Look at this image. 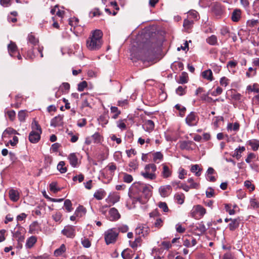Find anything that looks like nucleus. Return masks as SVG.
I'll return each instance as SVG.
<instances>
[{"instance_id":"nucleus-7","label":"nucleus","mask_w":259,"mask_h":259,"mask_svg":"<svg viewBox=\"0 0 259 259\" xmlns=\"http://www.w3.org/2000/svg\"><path fill=\"white\" fill-rule=\"evenodd\" d=\"M118 233L112 229L107 231L105 234V240L107 244L114 243L117 237Z\"/></svg>"},{"instance_id":"nucleus-15","label":"nucleus","mask_w":259,"mask_h":259,"mask_svg":"<svg viewBox=\"0 0 259 259\" xmlns=\"http://www.w3.org/2000/svg\"><path fill=\"white\" fill-rule=\"evenodd\" d=\"M195 144L191 141H184L180 143V147L182 150H191L193 148L192 145H195Z\"/></svg>"},{"instance_id":"nucleus-42","label":"nucleus","mask_w":259,"mask_h":259,"mask_svg":"<svg viewBox=\"0 0 259 259\" xmlns=\"http://www.w3.org/2000/svg\"><path fill=\"white\" fill-rule=\"evenodd\" d=\"M65 162L61 161L59 162L57 165L58 170L62 174L67 171V167L65 166Z\"/></svg>"},{"instance_id":"nucleus-32","label":"nucleus","mask_w":259,"mask_h":259,"mask_svg":"<svg viewBox=\"0 0 259 259\" xmlns=\"http://www.w3.org/2000/svg\"><path fill=\"white\" fill-rule=\"evenodd\" d=\"M190 170L192 172L195 173L196 176L199 177L201 175L202 168L199 167V165L195 164L191 166Z\"/></svg>"},{"instance_id":"nucleus-24","label":"nucleus","mask_w":259,"mask_h":259,"mask_svg":"<svg viewBox=\"0 0 259 259\" xmlns=\"http://www.w3.org/2000/svg\"><path fill=\"white\" fill-rule=\"evenodd\" d=\"M9 197L12 201L16 202L19 199V194L17 190L11 189L9 191Z\"/></svg>"},{"instance_id":"nucleus-9","label":"nucleus","mask_w":259,"mask_h":259,"mask_svg":"<svg viewBox=\"0 0 259 259\" xmlns=\"http://www.w3.org/2000/svg\"><path fill=\"white\" fill-rule=\"evenodd\" d=\"M186 122L189 126L196 125L198 120V117L196 115V113L191 112L186 118Z\"/></svg>"},{"instance_id":"nucleus-36","label":"nucleus","mask_w":259,"mask_h":259,"mask_svg":"<svg viewBox=\"0 0 259 259\" xmlns=\"http://www.w3.org/2000/svg\"><path fill=\"white\" fill-rule=\"evenodd\" d=\"M188 81V76L187 73L185 72H182L181 75L180 76L179 83L184 84L187 83Z\"/></svg>"},{"instance_id":"nucleus-21","label":"nucleus","mask_w":259,"mask_h":259,"mask_svg":"<svg viewBox=\"0 0 259 259\" xmlns=\"http://www.w3.org/2000/svg\"><path fill=\"white\" fill-rule=\"evenodd\" d=\"M106 193L103 189L97 190L94 194V197L97 200L103 199L106 196Z\"/></svg>"},{"instance_id":"nucleus-2","label":"nucleus","mask_w":259,"mask_h":259,"mask_svg":"<svg viewBox=\"0 0 259 259\" xmlns=\"http://www.w3.org/2000/svg\"><path fill=\"white\" fill-rule=\"evenodd\" d=\"M103 33L99 29L92 32L89 37L87 40V48L90 51H97L99 50L103 44Z\"/></svg>"},{"instance_id":"nucleus-3","label":"nucleus","mask_w":259,"mask_h":259,"mask_svg":"<svg viewBox=\"0 0 259 259\" xmlns=\"http://www.w3.org/2000/svg\"><path fill=\"white\" fill-rule=\"evenodd\" d=\"M32 131L29 135V140L32 143H37L40 139L41 128L38 123L34 120L31 124Z\"/></svg>"},{"instance_id":"nucleus-44","label":"nucleus","mask_w":259,"mask_h":259,"mask_svg":"<svg viewBox=\"0 0 259 259\" xmlns=\"http://www.w3.org/2000/svg\"><path fill=\"white\" fill-rule=\"evenodd\" d=\"M175 108L177 110L180 111V115L181 117H183L186 111V108L184 106L179 104L176 105Z\"/></svg>"},{"instance_id":"nucleus-28","label":"nucleus","mask_w":259,"mask_h":259,"mask_svg":"<svg viewBox=\"0 0 259 259\" xmlns=\"http://www.w3.org/2000/svg\"><path fill=\"white\" fill-rule=\"evenodd\" d=\"M245 150V148L244 146H239L238 148H236L233 157H236L237 159H239L241 156V153Z\"/></svg>"},{"instance_id":"nucleus-25","label":"nucleus","mask_w":259,"mask_h":259,"mask_svg":"<svg viewBox=\"0 0 259 259\" xmlns=\"http://www.w3.org/2000/svg\"><path fill=\"white\" fill-rule=\"evenodd\" d=\"M201 74L202 76L204 79H206L209 81H212L213 80L212 72L210 69H207L203 71Z\"/></svg>"},{"instance_id":"nucleus-14","label":"nucleus","mask_w":259,"mask_h":259,"mask_svg":"<svg viewBox=\"0 0 259 259\" xmlns=\"http://www.w3.org/2000/svg\"><path fill=\"white\" fill-rule=\"evenodd\" d=\"M154 123L151 120H146L142 125L144 130L149 133L154 130Z\"/></svg>"},{"instance_id":"nucleus-33","label":"nucleus","mask_w":259,"mask_h":259,"mask_svg":"<svg viewBox=\"0 0 259 259\" xmlns=\"http://www.w3.org/2000/svg\"><path fill=\"white\" fill-rule=\"evenodd\" d=\"M28 42L35 46L38 43V39L36 38L31 33L29 34L27 37Z\"/></svg>"},{"instance_id":"nucleus-50","label":"nucleus","mask_w":259,"mask_h":259,"mask_svg":"<svg viewBox=\"0 0 259 259\" xmlns=\"http://www.w3.org/2000/svg\"><path fill=\"white\" fill-rule=\"evenodd\" d=\"M224 118L223 116H215L213 118V126L217 128L219 127V122L220 121H223Z\"/></svg>"},{"instance_id":"nucleus-64","label":"nucleus","mask_w":259,"mask_h":259,"mask_svg":"<svg viewBox=\"0 0 259 259\" xmlns=\"http://www.w3.org/2000/svg\"><path fill=\"white\" fill-rule=\"evenodd\" d=\"M206 196L207 198H211L214 196V190L209 187L206 191Z\"/></svg>"},{"instance_id":"nucleus-10","label":"nucleus","mask_w":259,"mask_h":259,"mask_svg":"<svg viewBox=\"0 0 259 259\" xmlns=\"http://www.w3.org/2000/svg\"><path fill=\"white\" fill-rule=\"evenodd\" d=\"M149 231V228L146 225H141L136 229V233L143 237L147 236Z\"/></svg>"},{"instance_id":"nucleus-47","label":"nucleus","mask_w":259,"mask_h":259,"mask_svg":"<svg viewBox=\"0 0 259 259\" xmlns=\"http://www.w3.org/2000/svg\"><path fill=\"white\" fill-rule=\"evenodd\" d=\"M196 229L199 230L201 233H204L207 230V228H206L202 222H201L196 226Z\"/></svg>"},{"instance_id":"nucleus-57","label":"nucleus","mask_w":259,"mask_h":259,"mask_svg":"<svg viewBox=\"0 0 259 259\" xmlns=\"http://www.w3.org/2000/svg\"><path fill=\"white\" fill-rule=\"evenodd\" d=\"M188 182L190 184V187L191 189H198L199 184L194 182L193 179L189 178L188 179Z\"/></svg>"},{"instance_id":"nucleus-62","label":"nucleus","mask_w":259,"mask_h":259,"mask_svg":"<svg viewBox=\"0 0 259 259\" xmlns=\"http://www.w3.org/2000/svg\"><path fill=\"white\" fill-rule=\"evenodd\" d=\"M141 241V239L140 237L136 238L135 241L130 243L131 247H132L133 248H136L138 246V245L140 244Z\"/></svg>"},{"instance_id":"nucleus-8","label":"nucleus","mask_w":259,"mask_h":259,"mask_svg":"<svg viewBox=\"0 0 259 259\" xmlns=\"http://www.w3.org/2000/svg\"><path fill=\"white\" fill-rule=\"evenodd\" d=\"M61 232L67 237L73 238L75 236V227L71 225L66 226Z\"/></svg>"},{"instance_id":"nucleus-34","label":"nucleus","mask_w":259,"mask_h":259,"mask_svg":"<svg viewBox=\"0 0 259 259\" xmlns=\"http://www.w3.org/2000/svg\"><path fill=\"white\" fill-rule=\"evenodd\" d=\"M66 251V247L64 244H62L60 247L56 249L54 251V255L56 256H59L61 255Z\"/></svg>"},{"instance_id":"nucleus-58","label":"nucleus","mask_w":259,"mask_h":259,"mask_svg":"<svg viewBox=\"0 0 259 259\" xmlns=\"http://www.w3.org/2000/svg\"><path fill=\"white\" fill-rule=\"evenodd\" d=\"M81 244L84 247L89 248L91 245V243L89 239L83 238L81 239Z\"/></svg>"},{"instance_id":"nucleus-23","label":"nucleus","mask_w":259,"mask_h":259,"mask_svg":"<svg viewBox=\"0 0 259 259\" xmlns=\"http://www.w3.org/2000/svg\"><path fill=\"white\" fill-rule=\"evenodd\" d=\"M119 200V196L116 194L109 195L106 201L107 203L114 204Z\"/></svg>"},{"instance_id":"nucleus-49","label":"nucleus","mask_w":259,"mask_h":259,"mask_svg":"<svg viewBox=\"0 0 259 259\" xmlns=\"http://www.w3.org/2000/svg\"><path fill=\"white\" fill-rule=\"evenodd\" d=\"M67 133L69 136L71 137L70 141L72 143H75L77 141L78 139V134L73 135L72 131H68L67 130Z\"/></svg>"},{"instance_id":"nucleus-6","label":"nucleus","mask_w":259,"mask_h":259,"mask_svg":"<svg viewBox=\"0 0 259 259\" xmlns=\"http://www.w3.org/2000/svg\"><path fill=\"white\" fill-rule=\"evenodd\" d=\"M154 52V50L152 48H149L147 49L143 48L140 52L141 56H139V59L143 61H148L153 55Z\"/></svg>"},{"instance_id":"nucleus-35","label":"nucleus","mask_w":259,"mask_h":259,"mask_svg":"<svg viewBox=\"0 0 259 259\" xmlns=\"http://www.w3.org/2000/svg\"><path fill=\"white\" fill-rule=\"evenodd\" d=\"M185 195L183 193H177L175 195V199L179 204H182L184 202Z\"/></svg>"},{"instance_id":"nucleus-5","label":"nucleus","mask_w":259,"mask_h":259,"mask_svg":"<svg viewBox=\"0 0 259 259\" xmlns=\"http://www.w3.org/2000/svg\"><path fill=\"white\" fill-rule=\"evenodd\" d=\"M206 213V209L200 205L193 206L190 213V216L195 219L198 220L203 217Z\"/></svg>"},{"instance_id":"nucleus-55","label":"nucleus","mask_w":259,"mask_h":259,"mask_svg":"<svg viewBox=\"0 0 259 259\" xmlns=\"http://www.w3.org/2000/svg\"><path fill=\"white\" fill-rule=\"evenodd\" d=\"M188 16L189 17V19H193L197 20L198 13L195 10H190L188 12Z\"/></svg>"},{"instance_id":"nucleus-61","label":"nucleus","mask_w":259,"mask_h":259,"mask_svg":"<svg viewBox=\"0 0 259 259\" xmlns=\"http://www.w3.org/2000/svg\"><path fill=\"white\" fill-rule=\"evenodd\" d=\"M87 87V82L85 81H83L78 84L77 90L79 92H82L84 89Z\"/></svg>"},{"instance_id":"nucleus-54","label":"nucleus","mask_w":259,"mask_h":259,"mask_svg":"<svg viewBox=\"0 0 259 259\" xmlns=\"http://www.w3.org/2000/svg\"><path fill=\"white\" fill-rule=\"evenodd\" d=\"M123 180L125 183H130L133 181V178L132 175H129L127 173H124Z\"/></svg>"},{"instance_id":"nucleus-29","label":"nucleus","mask_w":259,"mask_h":259,"mask_svg":"<svg viewBox=\"0 0 259 259\" xmlns=\"http://www.w3.org/2000/svg\"><path fill=\"white\" fill-rule=\"evenodd\" d=\"M207 44L211 46L218 45V38L215 35H211L206 39Z\"/></svg>"},{"instance_id":"nucleus-60","label":"nucleus","mask_w":259,"mask_h":259,"mask_svg":"<svg viewBox=\"0 0 259 259\" xmlns=\"http://www.w3.org/2000/svg\"><path fill=\"white\" fill-rule=\"evenodd\" d=\"M4 134H8V135H19L18 133L14 129L11 127H8L6 128L4 132Z\"/></svg>"},{"instance_id":"nucleus-26","label":"nucleus","mask_w":259,"mask_h":259,"mask_svg":"<svg viewBox=\"0 0 259 259\" xmlns=\"http://www.w3.org/2000/svg\"><path fill=\"white\" fill-rule=\"evenodd\" d=\"M37 238L35 236H32L28 238L26 241V247L31 248L34 244L36 242Z\"/></svg>"},{"instance_id":"nucleus-37","label":"nucleus","mask_w":259,"mask_h":259,"mask_svg":"<svg viewBox=\"0 0 259 259\" xmlns=\"http://www.w3.org/2000/svg\"><path fill=\"white\" fill-rule=\"evenodd\" d=\"M111 112L113 113V115L112 116V118L115 119H117L118 116L120 114L121 111L118 110L117 107L111 106L110 108Z\"/></svg>"},{"instance_id":"nucleus-48","label":"nucleus","mask_w":259,"mask_h":259,"mask_svg":"<svg viewBox=\"0 0 259 259\" xmlns=\"http://www.w3.org/2000/svg\"><path fill=\"white\" fill-rule=\"evenodd\" d=\"M62 214L60 212H56L55 213L52 215L53 219L56 222H59L60 223L62 221Z\"/></svg>"},{"instance_id":"nucleus-22","label":"nucleus","mask_w":259,"mask_h":259,"mask_svg":"<svg viewBox=\"0 0 259 259\" xmlns=\"http://www.w3.org/2000/svg\"><path fill=\"white\" fill-rule=\"evenodd\" d=\"M162 171L161 175L164 178H167L171 175L172 171L166 164L162 165Z\"/></svg>"},{"instance_id":"nucleus-11","label":"nucleus","mask_w":259,"mask_h":259,"mask_svg":"<svg viewBox=\"0 0 259 259\" xmlns=\"http://www.w3.org/2000/svg\"><path fill=\"white\" fill-rule=\"evenodd\" d=\"M120 214H119L118 210L114 208H111L109 211L108 219L111 221H116L119 219Z\"/></svg>"},{"instance_id":"nucleus-45","label":"nucleus","mask_w":259,"mask_h":259,"mask_svg":"<svg viewBox=\"0 0 259 259\" xmlns=\"http://www.w3.org/2000/svg\"><path fill=\"white\" fill-rule=\"evenodd\" d=\"M186 89L187 87H182V86H179L178 88L176 89V92L177 94H178L179 96H183L186 94Z\"/></svg>"},{"instance_id":"nucleus-12","label":"nucleus","mask_w":259,"mask_h":259,"mask_svg":"<svg viewBox=\"0 0 259 259\" xmlns=\"http://www.w3.org/2000/svg\"><path fill=\"white\" fill-rule=\"evenodd\" d=\"M171 191V186L165 185L161 186L159 189V192L162 197H167Z\"/></svg>"},{"instance_id":"nucleus-30","label":"nucleus","mask_w":259,"mask_h":259,"mask_svg":"<svg viewBox=\"0 0 259 259\" xmlns=\"http://www.w3.org/2000/svg\"><path fill=\"white\" fill-rule=\"evenodd\" d=\"M248 144L251 147L252 150L256 151L259 148V141L253 139L249 140L247 142Z\"/></svg>"},{"instance_id":"nucleus-41","label":"nucleus","mask_w":259,"mask_h":259,"mask_svg":"<svg viewBox=\"0 0 259 259\" xmlns=\"http://www.w3.org/2000/svg\"><path fill=\"white\" fill-rule=\"evenodd\" d=\"M91 138L95 143H100L102 140V137L99 133H95L92 136Z\"/></svg>"},{"instance_id":"nucleus-27","label":"nucleus","mask_w":259,"mask_h":259,"mask_svg":"<svg viewBox=\"0 0 259 259\" xmlns=\"http://www.w3.org/2000/svg\"><path fill=\"white\" fill-rule=\"evenodd\" d=\"M240 127V124L238 122L229 123L227 126L228 131H233L234 132H237L239 131Z\"/></svg>"},{"instance_id":"nucleus-38","label":"nucleus","mask_w":259,"mask_h":259,"mask_svg":"<svg viewBox=\"0 0 259 259\" xmlns=\"http://www.w3.org/2000/svg\"><path fill=\"white\" fill-rule=\"evenodd\" d=\"M85 213V208L83 206H79L75 211L74 214L78 217H81Z\"/></svg>"},{"instance_id":"nucleus-52","label":"nucleus","mask_w":259,"mask_h":259,"mask_svg":"<svg viewBox=\"0 0 259 259\" xmlns=\"http://www.w3.org/2000/svg\"><path fill=\"white\" fill-rule=\"evenodd\" d=\"M128 166L131 170H135L138 167V163L136 160H133L129 163Z\"/></svg>"},{"instance_id":"nucleus-59","label":"nucleus","mask_w":259,"mask_h":259,"mask_svg":"<svg viewBox=\"0 0 259 259\" xmlns=\"http://www.w3.org/2000/svg\"><path fill=\"white\" fill-rule=\"evenodd\" d=\"M50 190L54 193H57L60 190V189L57 188L56 183L52 182L50 184Z\"/></svg>"},{"instance_id":"nucleus-40","label":"nucleus","mask_w":259,"mask_h":259,"mask_svg":"<svg viewBox=\"0 0 259 259\" xmlns=\"http://www.w3.org/2000/svg\"><path fill=\"white\" fill-rule=\"evenodd\" d=\"M108 118L109 117L106 115H102L98 118V121L99 123L101 124L102 126H104L108 123Z\"/></svg>"},{"instance_id":"nucleus-39","label":"nucleus","mask_w":259,"mask_h":259,"mask_svg":"<svg viewBox=\"0 0 259 259\" xmlns=\"http://www.w3.org/2000/svg\"><path fill=\"white\" fill-rule=\"evenodd\" d=\"M163 159V155L160 152H157L153 154V161L158 163Z\"/></svg>"},{"instance_id":"nucleus-56","label":"nucleus","mask_w":259,"mask_h":259,"mask_svg":"<svg viewBox=\"0 0 259 259\" xmlns=\"http://www.w3.org/2000/svg\"><path fill=\"white\" fill-rule=\"evenodd\" d=\"M5 114H7L10 120L13 121L15 119L16 113L14 110L5 111Z\"/></svg>"},{"instance_id":"nucleus-63","label":"nucleus","mask_w":259,"mask_h":259,"mask_svg":"<svg viewBox=\"0 0 259 259\" xmlns=\"http://www.w3.org/2000/svg\"><path fill=\"white\" fill-rule=\"evenodd\" d=\"M159 207L162 209L164 212H167L168 211V208L165 202H160L158 204Z\"/></svg>"},{"instance_id":"nucleus-46","label":"nucleus","mask_w":259,"mask_h":259,"mask_svg":"<svg viewBox=\"0 0 259 259\" xmlns=\"http://www.w3.org/2000/svg\"><path fill=\"white\" fill-rule=\"evenodd\" d=\"M72 205V203L69 199H66L65 200L64 203V206L68 212H70L73 210Z\"/></svg>"},{"instance_id":"nucleus-19","label":"nucleus","mask_w":259,"mask_h":259,"mask_svg":"<svg viewBox=\"0 0 259 259\" xmlns=\"http://www.w3.org/2000/svg\"><path fill=\"white\" fill-rule=\"evenodd\" d=\"M241 15V11L238 9H235L232 12L231 19L234 22H238Z\"/></svg>"},{"instance_id":"nucleus-17","label":"nucleus","mask_w":259,"mask_h":259,"mask_svg":"<svg viewBox=\"0 0 259 259\" xmlns=\"http://www.w3.org/2000/svg\"><path fill=\"white\" fill-rule=\"evenodd\" d=\"M8 50L10 56L13 57H15V54L18 52L17 47L15 43L13 41H11L10 44L8 45Z\"/></svg>"},{"instance_id":"nucleus-20","label":"nucleus","mask_w":259,"mask_h":259,"mask_svg":"<svg viewBox=\"0 0 259 259\" xmlns=\"http://www.w3.org/2000/svg\"><path fill=\"white\" fill-rule=\"evenodd\" d=\"M230 221L231 223L228 225V227L230 230L234 231L239 227L240 224V220L239 219H230Z\"/></svg>"},{"instance_id":"nucleus-53","label":"nucleus","mask_w":259,"mask_h":259,"mask_svg":"<svg viewBox=\"0 0 259 259\" xmlns=\"http://www.w3.org/2000/svg\"><path fill=\"white\" fill-rule=\"evenodd\" d=\"M18 119L21 122H23L25 120L26 113L25 110H21L18 112Z\"/></svg>"},{"instance_id":"nucleus-51","label":"nucleus","mask_w":259,"mask_h":259,"mask_svg":"<svg viewBox=\"0 0 259 259\" xmlns=\"http://www.w3.org/2000/svg\"><path fill=\"white\" fill-rule=\"evenodd\" d=\"M122 257L124 259H132L131 251L129 249H125L121 253Z\"/></svg>"},{"instance_id":"nucleus-16","label":"nucleus","mask_w":259,"mask_h":259,"mask_svg":"<svg viewBox=\"0 0 259 259\" xmlns=\"http://www.w3.org/2000/svg\"><path fill=\"white\" fill-rule=\"evenodd\" d=\"M68 159L72 167H75L78 165V158L75 153H73L69 154L68 156Z\"/></svg>"},{"instance_id":"nucleus-13","label":"nucleus","mask_w":259,"mask_h":259,"mask_svg":"<svg viewBox=\"0 0 259 259\" xmlns=\"http://www.w3.org/2000/svg\"><path fill=\"white\" fill-rule=\"evenodd\" d=\"M63 116L61 115H59L54 117L51 121V126L53 127H56L62 125L63 124Z\"/></svg>"},{"instance_id":"nucleus-43","label":"nucleus","mask_w":259,"mask_h":259,"mask_svg":"<svg viewBox=\"0 0 259 259\" xmlns=\"http://www.w3.org/2000/svg\"><path fill=\"white\" fill-rule=\"evenodd\" d=\"M126 119H120L116 121L117 126L121 130L123 131L126 129V126L125 122Z\"/></svg>"},{"instance_id":"nucleus-18","label":"nucleus","mask_w":259,"mask_h":259,"mask_svg":"<svg viewBox=\"0 0 259 259\" xmlns=\"http://www.w3.org/2000/svg\"><path fill=\"white\" fill-rule=\"evenodd\" d=\"M23 228L19 226L18 229H17L15 228L14 232H13V237L17 238L18 241H23L24 239V237L22 235L21 231H22Z\"/></svg>"},{"instance_id":"nucleus-1","label":"nucleus","mask_w":259,"mask_h":259,"mask_svg":"<svg viewBox=\"0 0 259 259\" xmlns=\"http://www.w3.org/2000/svg\"><path fill=\"white\" fill-rule=\"evenodd\" d=\"M152 189L153 187L149 184L136 182L131 186L129 195L133 203L139 202L145 204L152 196Z\"/></svg>"},{"instance_id":"nucleus-31","label":"nucleus","mask_w":259,"mask_h":259,"mask_svg":"<svg viewBox=\"0 0 259 259\" xmlns=\"http://www.w3.org/2000/svg\"><path fill=\"white\" fill-rule=\"evenodd\" d=\"M194 21L191 19H185L183 23V26L185 29L188 31L193 26Z\"/></svg>"},{"instance_id":"nucleus-4","label":"nucleus","mask_w":259,"mask_h":259,"mask_svg":"<svg viewBox=\"0 0 259 259\" xmlns=\"http://www.w3.org/2000/svg\"><path fill=\"white\" fill-rule=\"evenodd\" d=\"M157 169L156 166L153 163L147 164L144 168V170L141 172V175L147 180H153L156 178L155 174Z\"/></svg>"}]
</instances>
